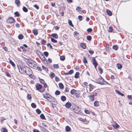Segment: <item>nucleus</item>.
I'll return each instance as SVG.
<instances>
[{
  "label": "nucleus",
  "instance_id": "13d9d810",
  "mask_svg": "<svg viewBox=\"0 0 132 132\" xmlns=\"http://www.w3.org/2000/svg\"><path fill=\"white\" fill-rule=\"evenodd\" d=\"M34 6L37 9H39V7L36 4L34 5Z\"/></svg>",
  "mask_w": 132,
  "mask_h": 132
},
{
  "label": "nucleus",
  "instance_id": "c03bdc74",
  "mask_svg": "<svg viewBox=\"0 0 132 132\" xmlns=\"http://www.w3.org/2000/svg\"><path fill=\"white\" fill-rule=\"evenodd\" d=\"M27 97L28 100H30L31 98V96L30 94H28L27 96Z\"/></svg>",
  "mask_w": 132,
  "mask_h": 132
},
{
  "label": "nucleus",
  "instance_id": "ea45409f",
  "mask_svg": "<svg viewBox=\"0 0 132 132\" xmlns=\"http://www.w3.org/2000/svg\"><path fill=\"white\" fill-rule=\"evenodd\" d=\"M42 67L43 69L45 71H48V69L47 68L44 67V66L42 65Z\"/></svg>",
  "mask_w": 132,
  "mask_h": 132
},
{
  "label": "nucleus",
  "instance_id": "052dcab7",
  "mask_svg": "<svg viewBox=\"0 0 132 132\" xmlns=\"http://www.w3.org/2000/svg\"><path fill=\"white\" fill-rule=\"evenodd\" d=\"M33 132H40L37 129H34L33 130Z\"/></svg>",
  "mask_w": 132,
  "mask_h": 132
},
{
  "label": "nucleus",
  "instance_id": "4468645a",
  "mask_svg": "<svg viewBox=\"0 0 132 132\" xmlns=\"http://www.w3.org/2000/svg\"><path fill=\"white\" fill-rule=\"evenodd\" d=\"M51 36L55 38H57L58 37V36L56 34H53L51 35Z\"/></svg>",
  "mask_w": 132,
  "mask_h": 132
},
{
  "label": "nucleus",
  "instance_id": "a18cd8bd",
  "mask_svg": "<svg viewBox=\"0 0 132 132\" xmlns=\"http://www.w3.org/2000/svg\"><path fill=\"white\" fill-rule=\"evenodd\" d=\"M98 70L100 71V73L101 74L103 72V70L100 67H98Z\"/></svg>",
  "mask_w": 132,
  "mask_h": 132
},
{
  "label": "nucleus",
  "instance_id": "69168bd1",
  "mask_svg": "<svg viewBox=\"0 0 132 132\" xmlns=\"http://www.w3.org/2000/svg\"><path fill=\"white\" fill-rule=\"evenodd\" d=\"M6 75L8 77H10V75L8 73L6 72L5 73Z\"/></svg>",
  "mask_w": 132,
  "mask_h": 132
},
{
  "label": "nucleus",
  "instance_id": "4c0bfd02",
  "mask_svg": "<svg viewBox=\"0 0 132 132\" xmlns=\"http://www.w3.org/2000/svg\"><path fill=\"white\" fill-rule=\"evenodd\" d=\"M87 39L88 40H91V37L90 36H87Z\"/></svg>",
  "mask_w": 132,
  "mask_h": 132
},
{
  "label": "nucleus",
  "instance_id": "20e7f679",
  "mask_svg": "<svg viewBox=\"0 0 132 132\" xmlns=\"http://www.w3.org/2000/svg\"><path fill=\"white\" fill-rule=\"evenodd\" d=\"M32 71L31 69L27 67L26 68V71L25 74L29 75L30 77L32 73Z\"/></svg>",
  "mask_w": 132,
  "mask_h": 132
},
{
  "label": "nucleus",
  "instance_id": "7ed1b4c3",
  "mask_svg": "<svg viewBox=\"0 0 132 132\" xmlns=\"http://www.w3.org/2000/svg\"><path fill=\"white\" fill-rule=\"evenodd\" d=\"M97 83L101 85L105 84L106 82L101 76H100L99 78L97 80Z\"/></svg>",
  "mask_w": 132,
  "mask_h": 132
},
{
  "label": "nucleus",
  "instance_id": "f257e3e1",
  "mask_svg": "<svg viewBox=\"0 0 132 132\" xmlns=\"http://www.w3.org/2000/svg\"><path fill=\"white\" fill-rule=\"evenodd\" d=\"M20 72L21 74H25L27 67H21L20 66H18Z\"/></svg>",
  "mask_w": 132,
  "mask_h": 132
},
{
  "label": "nucleus",
  "instance_id": "de8ad7c7",
  "mask_svg": "<svg viewBox=\"0 0 132 132\" xmlns=\"http://www.w3.org/2000/svg\"><path fill=\"white\" fill-rule=\"evenodd\" d=\"M83 61L85 63H87V60L86 59V57H83Z\"/></svg>",
  "mask_w": 132,
  "mask_h": 132
},
{
  "label": "nucleus",
  "instance_id": "0e129e2a",
  "mask_svg": "<svg viewBox=\"0 0 132 132\" xmlns=\"http://www.w3.org/2000/svg\"><path fill=\"white\" fill-rule=\"evenodd\" d=\"M42 125L44 126L45 127H47V125H46L45 123H42Z\"/></svg>",
  "mask_w": 132,
  "mask_h": 132
},
{
  "label": "nucleus",
  "instance_id": "f03ea898",
  "mask_svg": "<svg viewBox=\"0 0 132 132\" xmlns=\"http://www.w3.org/2000/svg\"><path fill=\"white\" fill-rule=\"evenodd\" d=\"M27 63L31 67H34V65H36V63L32 60L31 59L29 60L27 62Z\"/></svg>",
  "mask_w": 132,
  "mask_h": 132
},
{
  "label": "nucleus",
  "instance_id": "6ab92c4d",
  "mask_svg": "<svg viewBox=\"0 0 132 132\" xmlns=\"http://www.w3.org/2000/svg\"><path fill=\"white\" fill-rule=\"evenodd\" d=\"M90 100L91 101H93L94 100V96H93V95H91L89 96Z\"/></svg>",
  "mask_w": 132,
  "mask_h": 132
},
{
  "label": "nucleus",
  "instance_id": "6e6552de",
  "mask_svg": "<svg viewBox=\"0 0 132 132\" xmlns=\"http://www.w3.org/2000/svg\"><path fill=\"white\" fill-rule=\"evenodd\" d=\"M35 86L36 88V89L38 90L40 89L42 87V86L41 85L38 84H36Z\"/></svg>",
  "mask_w": 132,
  "mask_h": 132
},
{
  "label": "nucleus",
  "instance_id": "f3484780",
  "mask_svg": "<svg viewBox=\"0 0 132 132\" xmlns=\"http://www.w3.org/2000/svg\"><path fill=\"white\" fill-rule=\"evenodd\" d=\"M33 32L34 34L35 35H37L38 34V31L36 29L33 30Z\"/></svg>",
  "mask_w": 132,
  "mask_h": 132
},
{
  "label": "nucleus",
  "instance_id": "0eeeda50",
  "mask_svg": "<svg viewBox=\"0 0 132 132\" xmlns=\"http://www.w3.org/2000/svg\"><path fill=\"white\" fill-rule=\"evenodd\" d=\"M7 21L10 23H13L15 21V20L14 18L11 17L7 19Z\"/></svg>",
  "mask_w": 132,
  "mask_h": 132
},
{
  "label": "nucleus",
  "instance_id": "c9c22d12",
  "mask_svg": "<svg viewBox=\"0 0 132 132\" xmlns=\"http://www.w3.org/2000/svg\"><path fill=\"white\" fill-rule=\"evenodd\" d=\"M23 11L25 12H27L28 11L27 9L24 6L23 7Z\"/></svg>",
  "mask_w": 132,
  "mask_h": 132
},
{
  "label": "nucleus",
  "instance_id": "a211bd4d",
  "mask_svg": "<svg viewBox=\"0 0 132 132\" xmlns=\"http://www.w3.org/2000/svg\"><path fill=\"white\" fill-rule=\"evenodd\" d=\"M76 90L74 89H73L71 90L70 93L72 94H74L76 93Z\"/></svg>",
  "mask_w": 132,
  "mask_h": 132
},
{
  "label": "nucleus",
  "instance_id": "f8f14e48",
  "mask_svg": "<svg viewBox=\"0 0 132 132\" xmlns=\"http://www.w3.org/2000/svg\"><path fill=\"white\" fill-rule=\"evenodd\" d=\"M106 12L108 15L109 16H111L112 15V12L108 9H107L106 10Z\"/></svg>",
  "mask_w": 132,
  "mask_h": 132
},
{
  "label": "nucleus",
  "instance_id": "a878e982",
  "mask_svg": "<svg viewBox=\"0 0 132 132\" xmlns=\"http://www.w3.org/2000/svg\"><path fill=\"white\" fill-rule=\"evenodd\" d=\"M53 67L56 69H57L59 68V66L58 64H54L53 65Z\"/></svg>",
  "mask_w": 132,
  "mask_h": 132
},
{
  "label": "nucleus",
  "instance_id": "603ef678",
  "mask_svg": "<svg viewBox=\"0 0 132 132\" xmlns=\"http://www.w3.org/2000/svg\"><path fill=\"white\" fill-rule=\"evenodd\" d=\"M44 53L46 56L47 57L48 56V53L47 52H45Z\"/></svg>",
  "mask_w": 132,
  "mask_h": 132
},
{
  "label": "nucleus",
  "instance_id": "bf43d9fd",
  "mask_svg": "<svg viewBox=\"0 0 132 132\" xmlns=\"http://www.w3.org/2000/svg\"><path fill=\"white\" fill-rule=\"evenodd\" d=\"M55 80L57 82H58L59 80V78L57 77H55Z\"/></svg>",
  "mask_w": 132,
  "mask_h": 132
},
{
  "label": "nucleus",
  "instance_id": "39448f33",
  "mask_svg": "<svg viewBox=\"0 0 132 132\" xmlns=\"http://www.w3.org/2000/svg\"><path fill=\"white\" fill-rule=\"evenodd\" d=\"M73 110L75 113H78L80 111V109L78 106H76L73 109Z\"/></svg>",
  "mask_w": 132,
  "mask_h": 132
},
{
  "label": "nucleus",
  "instance_id": "412c9836",
  "mask_svg": "<svg viewBox=\"0 0 132 132\" xmlns=\"http://www.w3.org/2000/svg\"><path fill=\"white\" fill-rule=\"evenodd\" d=\"M61 100L63 101H65L66 100V98L64 96H62L61 97Z\"/></svg>",
  "mask_w": 132,
  "mask_h": 132
},
{
  "label": "nucleus",
  "instance_id": "5701e85b",
  "mask_svg": "<svg viewBox=\"0 0 132 132\" xmlns=\"http://www.w3.org/2000/svg\"><path fill=\"white\" fill-rule=\"evenodd\" d=\"M59 86L60 88L61 89H62L64 88L63 85L62 83H60L59 84Z\"/></svg>",
  "mask_w": 132,
  "mask_h": 132
},
{
  "label": "nucleus",
  "instance_id": "72a5a7b5",
  "mask_svg": "<svg viewBox=\"0 0 132 132\" xmlns=\"http://www.w3.org/2000/svg\"><path fill=\"white\" fill-rule=\"evenodd\" d=\"M23 36L22 34H20L18 37V38L20 39H22L23 38Z\"/></svg>",
  "mask_w": 132,
  "mask_h": 132
},
{
  "label": "nucleus",
  "instance_id": "473e14b6",
  "mask_svg": "<svg viewBox=\"0 0 132 132\" xmlns=\"http://www.w3.org/2000/svg\"><path fill=\"white\" fill-rule=\"evenodd\" d=\"M89 85L90 89H93L95 87V86L92 85L91 84H90Z\"/></svg>",
  "mask_w": 132,
  "mask_h": 132
},
{
  "label": "nucleus",
  "instance_id": "a19ab883",
  "mask_svg": "<svg viewBox=\"0 0 132 132\" xmlns=\"http://www.w3.org/2000/svg\"><path fill=\"white\" fill-rule=\"evenodd\" d=\"M31 106L32 108H35L36 107V106L34 103H32L31 104Z\"/></svg>",
  "mask_w": 132,
  "mask_h": 132
},
{
  "label": "nucleus",
  "instance_id": "4d7b16f0",
  "mask_svg": "<svg viewBox=\"0 0 132 132\" xmlns=\"http://www.w3.org/2000/svg\"><path fill=\"white\" fill-rule=\"evenodd\" d=\"M82 16L81 15H79L78 16V18L80 21L82 20Z\"/></svg>",
  "mask_w": 132,
  "mask_h": 132
},
{
  "label": "nucleus",
  "instance_id": "2eb2a0df",
  "mask_svg": "<svg viewBox=\"0 0 132 132\" xmlns=\"http://www.w3.org/2000/svg\"><path fill=\"white\" fill-rule=\"evenodd\" d=\"M116 92L118 94L121 95L122 96H124V95L121 92H120L119 91L117 90H116Z\"/></svg>",
  "mask_w": 132,
  "mask_h": 132
},
{
  "label": "nucleus",
  "instance_id": "7c9ffc66",
  "mask_svg": "<svg viewBox=\"0 0 132 132\" xmlns=\"http://www.w3.org/2000/svg\"><path fill=\"white\" fill-rule=\"evenodd\" d=\"M81 9L80 7L79 6L78 7L76 8V10L79 13H80L81 12Z\"/></svg>",
  "mask_w": 132,
  "mask_h": 132
},
{
  "label": "nucleus",
  "instance_id": "f704fd0d",
  "mask_svg": "<svg viewBox=\"0 0 132 132\" xmlns=\"http://www.w3.org/2000/svg\"><path fill=\"white\" fill-rule=\"evenodd\" d=\"M55 76V74L53 72H51V74L50 75V76L51 78H53Z\"/></svg>",
  "mask_w": 132,
  "mask_h": 132
},
{
  "label": "nucleus",
  "instance_id": "b1692460",
  "mask_svg": "<svg viewBox=\"0 0 132 132\" xmlns=\"http://www.w3.org/2000/svg\"><path fill=\"white\" fill-rule=\"evenodd\" d=\"M117 66L118 69H121L122 67V65L120 64H117Z\"/></svg>",
  "mask_w": 132,
  "mask_h": 132
},
{
  "label": "nucleus",
  "instance_id": "09e8293b",
  "mask_svg": "<svg viewBox=\"0 0 132 132\" xmlns=\"http://www.w3.org/2000/svg\"><path fill=\"white\" fill-rule=\"evenodd\" d=\"M14 14L16 16H19L20 14L18 12H15L14 13Z\"/></svg>",
  "mask_w": 132,
  "mask_h": 132
},
{
  "label": "nucleus",
  "instance_id": "9d476101",
  "mask_svg": "<svg viewBox=\"0 0 132 132\" xmlns=\"http://www.w3.org/2000/svg\"><path fill=\"white\" fill-rule=\"evenodd\" d=\"M39 57L40 59L43 61H45L46 60V58L44 56V55L41 53V55L40 56H39Z\"/></svg>",
  "mask_w": 132,
  "mask_h": 132
},
{
  "label": "nucleus",
  "instance_id": "393cba45",
  "mask_svg": "<svg viewBox=\"0 0 132 132\" xmlns=\"http://www.w3.org/2000/svg\"><path fill=\"white\" fill-rule=\"evenodd\" d=\"M2 132H7V130L5 128H2L1 130Z\"/></svg>",
  "mask_w": 132,
  "mask_h": 132
},
{
  "label": "nucleus",
  "instance_id": "58836bf2",
  "mask_svg": "<svg viewBox=\"0 0 132 132\" xmlns=\"http://www.w3.org/2000/svg\"><path fill=\"white\" fill-rule=\"evenodd\" d=\"M15 3L18 6L20 4V2L19 0H15Z\"/></svg>",
  "mask_w": 132,
  "mask_h": 132
},
{
  "label": "nucleus",
  "instance_id": "6e6d98bb",
  "mask_svg": "<svg viewBox=\"0 0 132 132\" xmlns=\"http://www.w3.org/2000/svg\"><path fill=\"white\" fill-rule=\"evenodd\" d=\"M85 112L86 114H89L90 113V111L87 110H85Z\"/></svg>",
  "mask_w": 132,
  "mask_h": 132
},
{
  "label": "nucleus",
  "instance_id": "dca6fc26",
  "mask_svg": "<svg viewBox=\"0 0 132 132\" xmlns=\"http://www.w3.org/2000/svg\"><path fill=\"white\" fill-rule=\"evenodd\" d=\"M81 46L84 49L85 48H86V45L85 44L83 43H81L80 44Z\"/></svg>",
  "mask_w": 132,
  "mask_h": 132
},
{
  "label": "nucleus",
  "instance_id": "774afa93",
  "mask_svg": "<svg viewBox=\"0 0 132 132\" xmlns=\"http://www.w3.org/2000/svg\"><path fill=\"white\" fill-rule=\"evenodd\" d=\"M15 26L17 28H19L20 27L19 24L18 23H17L16 24Z\"/></svg>",
  "mask_w": 132,
  "mask_h": 132
},
{
  "label": "nucleus",
  "instance_id": "79ce46f5",
  "mask_svg": "<svg viewBox=\"0 0 132 132\" xmlns=\"http://www.w3.org/2000/svg\"><path fill=\"white\" fill-rule=\"evenodd\" d=\"M36 112L38 114H40L41 112V111L38 109L36 110Z\"/></svg>",
  "mask_w": 132,
  "mask_h": 132
},
{
  "label": "nucleus",
  "instance_id": "1a4fd4ad",
  "mask_svg": "<svg viewBox=\"0 0 132 132\" xmlns=\"http://www.w3.org/2000/svg\"><path fill=\"white\" fill-rule=\"evenodd\" d=\"M43 96H44V98H46L47 99L50 101L52 102V101H51V100H50L49 99H48V98H50V95L49 94H46L45 95L44 94Z\"/></svg>",
  "mask_w": 132,
  "mask_h": 132
},
{
  "label": "nucleus",
  "instance_id": "4be33fe9",
  "mask_svg": "<svg viewBox=\"0 0 132 132\" xmlns=\"http://www.w3.org/2000/svg\"><path fill=\"white\" fill-rule=\"evenodd\" d=\"M71 129L68 126H66L65 128V130L67 131H69Z\"/></svg>",
  "mask_w": 132,
  "mask_h": 132
},
{
  "label": "nucleus",
  "instance_id": "bb28decb",
  "mask_svg": "<svg viewBox=\"0 0 132 132\" xmlns=\"http://www.w3.org/2000/svg\"><path fill=\"white\" fill-rule=\"evenodd\" d=\"M79 73L78 72H77L75 74V77L76 78H78L79 75Z\"/></svg>",
  "mask_w": 132,
  "mask_h": 132
},
{
  "label": "nucleus",
  "instance_id": "cd10ccee",
  "mask_svg": "<svg viewBox=\"0 0 132 132\" xmlns=\"http://www.w3.org/2000/svg\"><path fill=\"white\" fill-rule=\"evenodd\" d=\"M118 47V46L117 45H114L113 46V48L115 50H117Z\"/></svg>",
  "mask_w": 132,
  "mask_h": 132
},
{
  "label": "nucleus",
  "instance_id": "c756f323",
  "mask_svg": "<svg viewBox=\"0 0 132 132\" xmlns=\"http://www.w3.org/2000/svg\"><path fill=\"white\" fill-rule=\"evenodd\" d=\"M40 117L41 119H45V117L43 114H41L40 115Z\"/></svg>",
  "mask_w": 132,
  "mask_h": 132
},
{
  "label": "nucleus",
  "instance_id": "49530a36",
  "mask_svg": "<svg viewBox=\"0 0 132 132\" xmlns=\"http://www.w3.org/2000/svg\"><path fill=\"white\" fill-rule=\"evenodd\" d=\"M113 28L111 27H110L109 28V30H108V31L109 32H111L113 30Z\"/></svg>",
  "mask_w": 132,
  "mask_h": 132
},
{
  "label": "nucleus",
  "instance_id": "5fc2aeb1",
  "mask_svg": "<svg viewBox=\"0 0 132 132\" xmlns=\"http://www.w3.org/2000/svg\"><path fill=\"white\" fill-rule=\"evenodd\" d=\"M47 46L48 47L50 46V48L53 49L50 43H48L47 44Z\"/></svg>",
  "mask_w": 132,
  "mask_h": 132
},
{
  "label": "nucleus",
  "instance_id": "3c124183",
  "mask_svg": "<svg viewBox=\"0 0 132 132\" xmlns=\"http://www.w3.org/2000/svg\"><path fill=\"white\" fill-rule=\"evenodd\" d=\"M87 31L88 32H90L92 31V30L91 28H89L87 29Z\"/></svg>",
  "mask_w": 132,
  "mask_h": 132
},
{
  "label": "nucleus",
  "instance_id": "8fccbe9b",
  "mask_svg": "<svg viewBox=\"0 0 132 132\" xmlns=\"http://www.w3.org/2000/svg\"><path fill=\"white\" fill-rule=\"evenodd\" d=\"M55 93L56 95H58L60 94V92L58 90H56L55 92Z\"/></svg>",
  "mask_w": 132,
  "mask_h": 132
},
{
  "label": "nucleus",
  "instance_id": "423d86ee",
  "mask_svg": "<svg viewBox=\"0 0 132 132\" xmlns=\"http://www.w3.org/2000/svg\"><path fill=\"white\" fill-rule=\"evenodd\" d=\"M92 63L94 66L95 68H96V67L97 66V61H96L95 59V58L93 57V58L92 60Z\"/></svg>",
  "mask_w": 132,
  "mask_h": 132
},
{
  "label": "nucleus",
  "instance_id": "37998d69",
  "mask_svg": "<svg viewBox=\"0 0 132 132\" xmlns=\"http://www.w3.org/2000/svg\"><path fill=\"white\" fill-rule=\"evenodd\" d=\"M60 59L61 60L63 61L64 60L65 57L64 56H62L60 57Z\"/></svg>",
  "mask_w": 132,
  "mask_h": 132
},
{
  "label": "nucleus",
  "instance_id": "864d4df0",
  "mask_svg": "<svg viewBox=\"0 0 132 132\" xmlns=\"http://www.w3.org/2000/svg\"><path fill=\"white\" fill-rule=\"evenodd\" d=\"M73 72V70H71L68 72L69 74V75H70L72 74Z\"/></svg>",
  "mask_w": 132,
  "mask_h": 132
},
{
  "label": "nucleus",
  "instance_id": "ddd939ff",
  "mask_svg": "<svg viewBox=\"0 0 132 132\" xmlns=\"http://www.w3.org/2000/svg\"><path fill=\"white\" fill-rule=\"evenodd\" d=\"M113 127L116 129L118 128L119 126L117 123H115L113 125Z\"/></svg>",
  "mask_w": 132,
  "mask_h": 132
},
{
  "label": "nucleus",
  "instance_id": "c85d7f7f",
  "mask_svg": "<svg viewBox=\"0 0 132 132\" xmlns=\"http://www.w3.org/2000/svg\"><path fill=\"white\" fill-rule=\"evenodd\" d=\"M10 63L12 65L13 67L15 66V64H14V62L12 61L11 60L9 61Z\"/></svg>",
  "mask_w": 132,
  "mask_h": 132
},
{
  "label": "nucleus",
  "instance_id": "9b49d317",
  "mask_svg": "<svg viewBox=\"0 0 132 132\" xmlns=\"http://www.w3.org/2000/svg\"><path fill=\"white\" fill-rule=\"evenodd\" d=\"M71 103L69 102L65 104V107L68 108H69L71 107Z\"/></svg>",
  "mask_w": 132,
  "mask_h": 132
},
{
  "label": "nucleus",
  "instance_id": "338daca9",
  "mask_svg": "<svg viewBox=\"0 0 132 132\" xmlns=\"http://www.w3.org/2000/svg\"><path fill=\"white\" fill-rule=\"evenodd\" d=\"M69 88L68 87H66L65 88V91H66V92H68L69 91Z\"/></svg>",
  "mask_w": 132,
  "mask_h": 132
},
{
  "label": "nucleus",
  "instance_id": "680f3d73",
  "mask_svg": "<svg viewBox=\"0 0 132 132\" xmlns=\"http://www.w3.org/2000/svg\"><path fill=\"white\" fill-rule=\"evenodd\" d=\"M89 52L90 54H92L94 53V52L93 51L89 50Z\"/></svg>",
  "mask_w": 132,
  "mask_h": 132
},
{
  "label": "nucleus",
  "instance_id": "e433bc0d",
  "mask_svg": "<svg viewBox=\"0 0 132 132\" xmlns=\"http://www.w3.org/2000/svg\"><path fill=\"white\" fill-rule=\"evenodd\" d=\"M68 23L72 27H73V25L72 24L71 21L70 20H69L68 21Z\"/></svg>",
  "mask_w": 132,
  "mask_h": 132
},
{
  "label": "nucleus",
  "instance_id": "e2e57ef3",
  "mask_svg": "<svg viewBox=\"0 0 132 132\" xmlns=\"http://www.w3.org/2000/svg\"><path fill=\"white\" fill-rule=\"evenodd\" d=\"M48 61L50 63H51L52 62V60L50 58H48Z\"/></svg>",
  "mask_w": 132,
  "mask_h": 132
},
{
  "label": "nucleus",
  "instance_id": "2f4dec72",
  "mask_svg": "<svg viewBox=\"0 0 132 132\" xmlns=\"http://www.w3.org/2000/svg\"><path fill=\"white\" fill-rule=\"evenodd\" d=\"M51 41L53 43H56L57 42V40L53 38H51Z\"/></svg>",
  "mask_w": 132,
  "mask_h": 132
},
{
  "label": "nucleus",
  "instance_id": "aec40b11",
  "mask_svg": "<svg viewBox=\"0 0 132 132\" xmlns=\"http://www.w3.org/2000/svg\"><path fill=\"white\" fill-rule=\"evenodd\" d=\"M94 105L95 106H98L99 105V102L97 101H95L94 102Z\"/></svg>",
  "mask_w": 132,
  "mask_h": 132
}]
</instances>
